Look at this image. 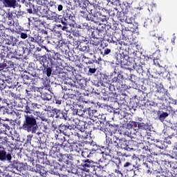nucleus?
Returning <instances> with one entry per match:
<instances>
[{
    "mask_svg": "<svg viewBox=\"0 0 177 177\" xmlns=\"http://www.w3.org/2000/svg\"><path fill=\"white\" fill-rule=\"evenodd\" d=\"M19 118L23 119L22 126L19 128L26 132H31V133H37L38 131V117L35 116L34 114L30 115H21Z\"/></svg>",
    "mask_w": 177,
    "mask_h": 177,
    "instance_id": "obj_1",
    "label": "nucleus"
},
{
    "mask_svg": "<svg viewBox=\"0 0 177 177\" xmlns=\"http://www.w3.org/2000/svg\"><path fill=\"white\" fill-rule=\"evenodd\" d=\"M108 149L110 151H117V149H124L127 151L132 150V148L129 146V141L125 140V138L119 139L117 136H114L113 140L111 139V141L108 143Z\"/></svg>",
    "mask_w": 177,
    "mask_h": 177,
    "instance_id": "obj_2",
    "label": "nucleus"
},
{
    "mask_svg": "<svg viewBox=\"0 0 177 177\" xmlns=\"http://www.w3.org/2000/svg\"><path fill=\"white\" fill-rule=\"evenodd\" d=\"M29 8L26 9V12L29 13V15H38V16L41 17H45L46 14L48 13V0H44V3L41 2V4H38L35 8L34 4L29 3L28 4Z\"/></svg>",
    "mask_w": 177,
    "mask_h": 177,
    "instance_id": "obj_3",
    "label": "nucleus"
},
{
    "mask_svg": "<svg viewBox=\"0 0 177 177\" xmlns=\"http://www.w3.org/2000/svg\"><path fill=\"white\" fill-rule=\"evenodd\" d=\"M121 165H122V162H121V159L118 158L114 160H110L107 164L104 166L107 168V169H110L111 171H113L115 174L117 175H121L123 176L124 175V169H121Z\"/></svg>",
    "mask_w": 177,
    "mask_h": 177,
    "instance_id": "obj_4",
    "label": "nucleus"
},
{
    "mask_svg": "<svg viewBox=\"0 0 177 177\" xmlns=\"http://www.w3.org/2000/svg\"><path fill=\"white\" fill-rule=\"evenodd\" d=\"M81 167L86 172H91V171H96L97 168L100 169H104V166L102 165H97V163L92 160L84 159L81 163Z\"/></svg>",
    "mask_w": 177,
    "mask_h": 177,
    "instance_id": "obj_5",
    "label": "nucleus"
},
{
    "mask_svg": "<svg viewBox=\"0 0 177 177\" xmlns=\"http://www.w3.org/2000/svg\"><path fill=\"white\" fill-rule=\"evenodd\" d=\"M79 6L82 9V10H80V15L82 17H84V19H86L88 21H91L93 20V18H92V15H95V6H91V9L88 8L86 7V4H85V2H81L79 3Z\"/></svg>",
    "mask_w": 177,
    "mask_h": 177,
    "instance_id": "obj_6",
    "label": "nucleus"
},
{
    "mask_svg": "<svg viewBox=\"0 0 177 177\" xmlns=\"http://www.w3.org/2000/svg\"><path fill=\"white\" fill-rule=\"evenodd\" d=\"M115 59L116 60L115 64H120L122 66L124 67V68H127L128 70L132 69V67L129 66L131 62L125 59V54L115 53Z\"/></svg>",
    "mask_w": 177,
    "mask_h": 177,
    "instance_id": "obj_7",
    "label": "nucleus"
},
{
    "mask_svg": "<svg viewBox=\"0 0 177 177\" xmlns=\"http://www.w3.org/2000/svg\"><path fill=\"white\" fill-rule=\"evenodd\" d=\"M85 86H86V80H85V79H80L77 80L75 86H73L71 88V91H73L75 94H72L71 95L75 96L77 95V96H80V95H82V91L85 89Z\"/></svg>",
    "mask_w": 177,
    "mask_h": 177,
    "instance_id": "obj_8",
    "label": "nucleus"
},
{
    "mask_svg": "<svg viewBox=\"0 0 177 177\" xmlns=\"http://www.w3.org/2000/svg\"><path fill=\"white\" fill-rule=\"evenodd\" d=\"M75 20V15L71 10H65L64 11L63 15L61 17L60 23L64 26H67L68 24V21H74Z\"/></svg>",
    "mask_w": 177,
    "mask_h": 177,
    "instance_id": "obj_9",
    "label": "nucleus"
},
{
    "mask_svg": "<svg viewBox=\"0 0 177 177\" xmlns=\"http://www.w3.org/2000/svg\"><path fill=\"white\" fill-rule=\"evenodd\" d=\"M93 129H98V131H102V132H104L105 133L106 137L107 136H111V130L109 131V128L106 127V125L104 124V122L97 120V121H93Z\"/></svg>",
    "mask_w": 177,
    "mask_h": 177,
    "instance_id": "obj_10",
    "label": "nucleus"
},
{
    "mask_svg": "<svg viewBox=\"0 0 177 177\" xmlns=\"http://www.w3.org/2000/svg\"><path fill=\"white\" fill-rule=\"evenodd\" d=\"M94 85L97 86V88H101V89H102V93L104 96H106L107 93H109V91L114 89V86L111 85V84L103 82L102 80L95 82Z\"/></svg>",
    "mask_w": 177,
    "mask_h": 177,
    "instance_id": "obj_11",
    "label": "nucleus"
},
{
    "mask_svg": "<svg viewBox=\"0 0 177 177\" xmlns=\"http://www.w3.org/2000/svg\"><path fill=\"white\" fill-rule=\"evenodd\" d=\"M129 136L131 138L132 142H135L138 145H140L142 142H143V136H142V133L136 131L135 129L130 131V133H129Z\"/></svg>",
    "mask_w": 177,
    "mask_h": 177,
    "instance_id": "obj_12",
    "label": "nucleus"
},
{
    "mask_svg": "<svg viewBox=\"0 0 177 177\" xmlns=\"http://www.w3.org/2000/svg\"><path fill=\"white\" fill-rule=\"evenodd\" d=\"M102 48L99 47V43L95 42L93 40L90 41L88 53L90 55H96L100 53Z\"/></svg>",
    "mask_w": 177,
    "mask_h": 177,
    "instance_id": "obj_13",
    "label": "nucleus"
},
{
    "mask_svg": "<svg viewBox=\"0 0 177 177\" xmlns=\"http://www.w3.org/2000/svg\"><path fill=\"white\" fill-rule=\"evenodd\" d=\"M44 60H46V59L42 58L41 60H39L37 64H41L42 66H40L39 68L37 66V70H41L43 71V73L47 75V77H50L52 75V68L50 66H48L45 65V62Z\"/></svg>",
    "mask_w": 177,
    "mask_h": 177,
    "instance_id": "obj_14",
    "label": "nucleus"
},
{
    "mask_svg": "<svg viewBox=\"0 0 177 177\" xmlns=\"http://www.w3.org/2000/svg\"><path fill=\"white\" fill-rule=\"evenodd\" d=\"M0 55L1 57H8V59L15 57L13 50H9V47L5 46H0Z\"/></svg>",
    "mask_w": 177,
    "mask_h": 177,
    "instance_id": "obj_15",
    "label": "nucleus"
},
{
    "mask_svg": "<svg viewBox=\"0 0 177 177\" xmlns=\"http://www.w3.org/2000/svg\"><path fill=\"white\" fill-rule=\"evenodd\" d=\"M71 125L62 123L58 126V130H57V132L63 133L65 136H70V131H71Z\"/></svg>",
    "mask_w": 177,
    "mask_h": 177,
    "instance_id": "obj_16",
    "label": "nucleus"
},
{
    "mask_svg": "<svg viewBox=\"0 0 177 177\" xmlns=\"http://www.w3.org/2000/svg\"><path fill=\"white\" fill-rule=\"evenodd\" d=\"M69 45L70 42L68 40L63 39L59 41L57 44V48L59 49L61 53L64 54L66 53L68 49H70V48L68 47Z\"/></svg>",
    "mask_w": 177,
    "mask_h": 177,
    "instance_id": "obj_17",
    "label": "nucleus"
},
{
    "mask_svg": "<svg viewBox=\"0 0 177 177\" xmlns=\"http://www.w3.org/2000/svg\"><path fill=\"white\" fill-rule=\"evenodd\" d=\"M56 3V1H55L51 0L49 1L47 0L48 10L53 12H56V10H58V12H62V10H63V5L59 4L57 6Z\"/></svg>",
    "mask_w": 177,
    "mask_h": 177,
    "instance_id": "obj_18",
    "label": "nucleus"
},
{
    "mask_svg": "<svg viewBox=\"0 0 177 177\" xmlns=\"http://www.w3.org/2000/svg\"><path fill=\"white\" fill-rule=\"evenodd\" d=\"M46 17L48 20H53L55 23H60L62 20V15L56 13V11H47Z\"/></svg>",
    "mask_w": 177,
    "mask_h": 177,
    "instance_id": "obj_19",
    "label": "nucleus"
},
{
    "mask_svg": "<svg viewBox=\"0 0 177 177\" xmlns=\"http://www.w3.org/2000/svg\"><path fill=\"white\" fill-rule=\"evenodd\" d=\"M164 135L165 136H167L169 139H172V138H174L177 140V130L174 129L172 127H167L165 129L162 131Z\"/></svg>",
    "mask_w": 177,
    "mask_h": 177,
    "instance_id": "obj_20",
    "label": "nucleus"
},
{
    "mask_svg": "<svg viewBox=\"0 0 177 177\" xmlns=\"http://www.w3.org/2000/svg\"><path fill=\"white\" fill-rule=\"evenodd\" d=\"M46 165H50V167H53L55 169H61L62 171V165L57 161L55 160V158L50 156L49 158H46L44 162Z\"/></svg>",
    "mask_w": 177,
    "mask_h": 177,
    "instance_id": "obj_21",
    "label": "nucleus"
},
{
    "mask_svg": "<svg viewBox=\"0 0 177 177\" xmlns=\"http://www.w3.org/2000/svg\"><path fill=\"white\" fill-rule=\"evenodd\" d=\"M1 122V127H0V131L1 132H4L6 133L7 132H9L10 131V125L12 124V120H9L8 118H6L3 120Z\"/></svg>",
    "mask_w": 177,
    "mask_h": 177,
    "instance_id": "obj_22",
    "label": "nucleus"
},
{
    "mask_svg": "<svg viewBox=\"0 0 177 177\" xmlns=\"http://www.w3.org/2000/svg\"><path fill=\"white\" fill-rule=\"evenodd\" d=\"M0 161L12 162V154L6 152L5 149H0Z\"/></svg>",
    "mask_w": 177,
    "mask_h": 177,
    "instance_id": "obj_23",
    "label": "nucleus"
},
{
    "mask_svg": "<svg viewBox=\"0 0 177 177\" xmlns=\"http://www.w3.org/2000/svg\"><path fill=\"white\" fill-rule=\"evenodd\" d=\"M17 2L24 3L26 0H6L3 3L6 8H13V9H15L18 5Z\"/></svg>",
    "mask_w": 177,
    "mask_h": 177,
    "instance_id": "obj_24",
    "label": "nucleus"
},
{
    "mask_svg": "<svg viewBox=\"0 0 177 177\" xmlns=\"http://www.w3.org/2000/svg\"><path fill=\"white\" fill-rule=\"evenodd\" d=\"M50 156L53 157V158H60L62 156V153H60V147L56 145L55 147H52L51 149L49 152Z\"/></svg>",
    "mask_w": 177,
    "mask_h": 177,
    "instance_id": "obj_25",
    "label": "nucleus"
},
{
    "mask_svg": "<svg viewBox=\"0 0 177 177\" xmlns=\"http://www.w3.org/2000/svg\"><path fill=\"white\" fill-rule=\"evenodd\" d=\"M0 59V71H2L3 68H15V64L13 63V62L3 59V62H1L2 58Z\"/></svg>",
    "mask_w": 177,
    "mask_h": 177,
    "instance_id": "obj_26",
    "label": "nucleus"
},
{
    "mask_svg": "<svg viewBox=\"0 0 177 177\" xmlns=\"http://www.w3.org/2000/svg\"><path fill=\"white\" fill-rule=\"evenodd\" d=\"M12 51L15 52V53L17 56H23V55H24V53H25L24 42L18 41V43L17 44V49H15V50H12Z\"/></svg>",
    "mask_w": 177,
    "mask_h": 177,
    "instance_id": "obj_27",
    "label": "nucleus"
},
{
    "mask_svg": "<svg viewBox=\"0 0 177 177\" xmlns=\"http://www.w3.org/2000/svg\"><path fill=\"white\" fill-rule=\"evenodd\" d=\"M92 132V129H90V131H87L86 130L82 129V131H75L73 135L74 136H77L78 139H87L88 135Z\"/></svg>",
    "mask_w": 177,
    "mask_h": 177,
    "instance_id": "obj_28",
    "label": "nucleus"
},
{
    "mask_svg": "<svg viewBox=\"0 0 177 177\" xmlns=\"http://www.w3.org/2000/svg\"><path fill=\"white\" fill-rule=\"evenodd\" d=\"M97 30L99 31V34H102L103 35H110V30H109V26H106V24H100L97 27Z\"/></svg>",
    "mask_w": 177,
    "mask_h": 177,
    "instance_id": "obj_29",
    "label": "nucleus"
},
{
    "mask_svg": "<svg viewBox=\"0 0 177 177\" xmlns=\"http://www.w3.org/2000/svg\"><path fill=\"white\" fill-rule=\"evenodd\" d=\"M5 42L6 45H11V46H17V44H19V39L13 36H10L8 37V38H6Z\"/></svg>",
    "mask_w": 177,
    "mask_h": 177,
    "instance_id": "obj_30",
    "label": "nucleus"
},
{
    "mask_svg": "<svg viewBox=\"0 0 177 177\" xmlns=\"http://www.w3.org/2000/svg\"><path fill=\"white\" fill-rule=\"evenodd\" d=\"M158 33L156 32V31H151L150 32V38L149 41L151 44H154L156 46L158 45Z\"/></svg>",
    "mask_w": 177,
    "mask_h": 177,
    "instance_id": "obj_31",
    "label": "nucleus"
},
{
    "mask_svg": "<svg viewBox=\"0 0 177 177\" xmlns=\"http://www.w3.org/2000/svg\"><path fill=\"white\" fill-rule=\"evenodd\" d=\"M113 9L115 10L116 13H118V19L121 21V23H124L127 20V15L124 12H118V8L117 7H114Z\"/></svg>",
    "mask_w": 177,
    "mask_h": 177,
    "instance_id": "obj_32",
    "label": "nucleus"
},
{
    "mask_svg": "<svg viewBox=\"0 0 177 177\" xmlns=\"http://www.w3.org/2000/svg\"><path fill=\"white\" fill-rule=\"evenodd\" d=\"M35 172L40 174L41 176H44V175H46L48 170L46 168H45V167H43L41 165H36Z\"/></svg>",
    "mask_w": 177,
    "mask_h": 177,
    "instance_id": "obj_33",
    "label": "nucleus"
},
{
    "mask_svg": "<svg viewBox=\"0 0 177 177\" xmlns=\"http://www.w3.org/2000/svg\"><path fill=\"white\" fill-rule=\"evenodd\" d=\"M82 156L84 157V158H91V157L93 156V153H92L91 149L84 148L82 151Z\"/></svg>",
    "mask_w": 177,
    "mask_h": 177,
    "instance_id": "obj_34",
    "label": "nucleus"
},
{
    "mask_svg": "<svg viewBox=\"0 0 177 177\" xmlns=\"http://www.w3.org/2000/svg\"><path fill=\"white\" fill-rule=\"evenodd\" d=\"M155 148L154 150H156V151L153 152L154 154H156L157 156V154H160V153H161V151H158L157 150H164L165 147L164 145H162L160 141L158 142L157 144H154Z\"/></svg>",
    "mask_w": 177,
    "mask_h": 177,
    "instance_id": "obj_35",
    "label": "nucleus"
},
{
    "mask_svg": "<svg viewBox=\"0 0 177 177\" xmlns=\"http://www.w3.org/2000/svg\"><path fill=\"white\" fill-rule=\"evenodd\" d=\"M80 52H84V53H89V46L86 44H80L78 46Z\"/></svg>",
    "mask_w": 177,
    "mask_h": 177,
    "instance_id": "obj_36",
    "label": "nucleus"
},
{
    "mask_svg": "<svg viewBox=\"0 0 177 177\" xmlns=\"http://www.w3.org/2000/svg\"><path fill=\"white\" fill-rule=\"evenodd\" d=\"M74 114H76V115H79V117H84L85 118V114H88V111H85L84 110L80 109H75L73 110Z\"/></svg>",
    "mask_w": 177,
    "mask_h": 177,
    "instance_id": "obj_37",
    "label": "nucleus"
},
{
    "mask_svg": "<svg viewBox=\"0 0 177 177\" xmlns=\"http://www.w3.org/2000/svg\"><path fill=\"white\" fill-rule=\"evenodd\" d=\"M55 138L57 140H59L61 142V146L64 145V142H66V137L63 136L62 133L58 132L57 134L55 135Z\"/></svg>",
    "mask_w": 177,
    "mask_h": 177,
    "instance_id": "obj_38",
    "label": "nucleus"
},
{
    "mask_svg": "<svg viewBox=\"0 0 177 177\" xmlns=\"http://www.w3.org/2000/svg\"><path fill=\"white\" fill-rule=\"evenodd\" d=\"M132 167H133L132 163H131L130 162H126L123 164V167H121L120 169H124V174L125 171H132Z\"/></svg>",
    "mask_w": 177,
    "mask_h": 177,
    "instance_id": "obj_39",
    "label": "nucleus"
},
{
    "mask_svg": "<svg viewBox=\"0 0 177 177\" xmlns=\"http://www.w3.org/2000/svg\"><path fill=\"white\" fill-rule=\"evenodd\" d=\"M0 145H9V141L8 140V136H6V133H5L3 136L0 134Z\"/></svg>",
    "mask_w": 177,
    "mask_h": 177,
    "instance_id": "obj_40",
    "label": "nucleus"
},
{
    "mask_svg": "<svg viewBox=\"0 0 177 177\" xmlns=\"http://www.w3.org/2000/svg\"><path fill=\"white\" fill-rule=\"evenodd\" d=\"M57 113L56 118H60L64 120H67V113L62 111L61 110L55 111Z\"/></svg>",
    "mask_w": 177,
    "mask_h": 177,
    "instance_id": "obj_41",
    "label": "nucleus"
},
{
    "mask_svg": "<svg viewBox=\"0 0 177 177\" xmlns=\"http://www.w3.org/2000/svg\"><path fill=\"white\" fill-rule=\"evenodd\" d=\"M124 80V75L122 74L119 73L117 77H114L112 79L113 82H115L116 84H121L122 82V80Z\"/></svg>",
    "mask_w": 177,
    "mask_h": 177,
    "instance_id": "obj_42",
    "label": "nucleus"
},
{
    "mask_svg": "<svg viewBox=\"0 0 177 177\" xmlns=\"http://www.w3.org/2000/svg\"><path fill=\"white\" fill-rule=\"evenodd\" d=\"M123 35L124 37H125V38H127L128 39H131L133 35V31L131 30L125 29L123 32Z\"/></svg>",
    "mask_w": 177,
    "mask_h": 177,
    "instance_id": "obj_43",
    "label": "nucleus"
},
{
    "mask_svg": "<svg viewBox=\"0 0 177 177\" xmlns=\"http://www.w3.org/2000/svg\"><path fill=\"white\" fill-rule=\"evenodd\" d=\"M13 34V30L10 28H6L3 30L2 37H12V35Z\"/></svg>",
    "mask_w": 177,
    "mask_h": 177,
    "instance_id": "obj_44",
    "label": "nucleus"
},
{
    "mask_svg": "<svg viewBox=\"0 0 177 177\" xmlns=\"http://www.w3.org/2000/svg\"><path fill=\"white\" fill-rule=\"evenodd\" d=\"M111 53V49L106 47H103L101 48L100 55L102 56H107V55H110Z\"/></svg>",
    "mask_w": 177,
    "mask_h": 177,
    "instance_id": "obj_45",
    "label": "nucleus"
},
{
    "mask_svg": "<svg viewBox=\"0 0 177 177\" xmlns=\"http://www.w3.org/2000/svg\"><path fill=\"white\" fill-rule=\"evenodd\" d=\"M138 129H149V124L145 122H137Z\"/></svg>",
    "mask_w": 177,
    "mask_h": 177,
    "instance_id": "obj_46",
    "label": "nucleus"
},
{
    "mask_svg": "<svg viewBox=\"0 0 177 177\" xmlns=\"http://www.w3.org/2000/svg\"><path fill=\"white\" fill-rule=\"evenodd\" d=\"M28 44L30 46V49H34V48H35V46L34 44H31V43H34L36 44L35 41V37H29L27 39H26Z\"/></svg>",
    "mask_w": 177,
    "mask_h": 177,
    "instance_id": "obj_47",
    "label": "nucleus"
},
{
    "mask_svg": "<svg viewBox=\"0 0 177 177\" xmlns=\"http://www.w3.org/2000/svg\"><path fill=\"white\" fill-rule=\"evenodd\" d=\"M108 97L109 98V100H115V99H117V93L113 92V88H111V91H109V93H107Z\"/></svg>",
    "mask_w": 177,
    "mask_h": 177,
    "instance_id": "obj_48",
    "label": "nucleus"
},
{
    "mask_svg": "<svg viewBox=\"0 0 177 177\" xmlns=\"http://www.w3.org/2000/svg\"><path fill=\"white\" fill-rule=\"evenodd\" d=\"M68 154L61 153V156L60 158H59L58 161H59L60 162H62V161H64L65 162H66L67 165H68Z\"/></svg>",
    "mask_w": 177,
    "mask_h": 177,
    "instance_id": "obj_49",
    "label": "nucleus"
},
{
    "mask_svg": "<svg viewBox=\"0 0 177 177\" xmlns=\"http://www.w3.org/2000/svg\"><path fill=\"white\" fill-rule=\"evenodd\" d=\"M41 97L43 100H50L52 99V95L49 93L44 92L41 93Z\"/></svg>",
    "mask_w": 177,
    "mask_h": 177,
    "instance_id": "obj_50",
    "label": "nucleus"
},
{
    "mask_svg": "<svg viewBox=\"0 0 177 177\" xmlns=\"http://www.w3.org/2000/svg\"><path fill=\"white\" fill-rule=\"evenodd\" d=\"M28 74L29 75H31V77H38V73H37V70L34 68H29V70H28Z\"/></svg>",
    "mask_w": 177,
    "mask_h": 177,
    "instance_id": "obj_51",
    "label": "nucleus"
},
{
    "mask_svg": "<svg viewBox=\"0 0 177 177\" xmlns=\"http://www.w3.org/2000/svg\"><path fill=\"white\" fill-rule=\"evenodd\" d=\"M87 113L89 117H97V110H93L92 108H88Z\"/></svg>",
    "mask_w": 177,
    "mask_h": 177,
    "instance_id": "obj_52",
    "label": "nucleus"
},
{
    "mask_svg": "<svg viewBox=\"0 0 177 177\" xmlns=\"http://www.w3.org/2000/svg\"><path fill=\"white\" fill-rule=\"evenodd\" d=\"M133 127H135V128L138 127V122L130 121L127 124V129H131V131L133 129Z\"/></svg>",
    "mask_w": 177,
    "mask_h": 177,
    "instance_id": "obj_53",
    "label": "nucleus"
},
{
    "mask_svg": "<svg viewBox=\"0 0 177 177\" xmlns=\"http://www.w3.org/2000/svg\"><path fill=\"white\" fill-rule=\"evenodd\" d=\"M169 115V113L168 112H162L159 116L158 120L161 121V122H163V121Z\"/></svg>",
    "mask_w": 177,
    "mask_h": 177,
    "instance_id": "obj_54",
    "label": "nucleus"
},
{
    "mask_svg": "<svg viewBox=\"0 0 177 177\" xmlns=\"http://www.w3.org/2000/svg\"><path fill=\"white\" fill-rule=\"evenodd\" d=\"M35 42L37 44H43L44 43V37L38 35L35 36Z\"/></svg>",
    "mask_w": 177,
    "mask_h": 177,
    "instance_id": "obj_55",
    "label": "nucleus"
},
{
    "mask_svg": "<svg viewBox=\"0 0 177 177\" xmlns=\"http://www.w3.org/2000/svg\"><path fill=\"white\" fill-rule=\"evenodd\" d=\"M31 115L32 113H31V109H30V106H28V104H26L25 106V111H24L23 114L21 115Z\"/></svg>",
    "mask_w": 177,
    "mask_h": 177,
    "instance_id": "obj_56",
    "label": "nucleus"
},
{
    "mask_svg": "<svg viewBox=\"0 0 177 177\" xmlns=\"http://www.w3.org/2000/svg\"><path fill=\"white\" fill-rule=\"evenodd\" d=\"M16 32L17 34H19L20 38H21L22 39H26L28 37L27 32H23L20 30H17Z\"/></svg>",
    "mask_w": 177,
    "mask_h": 177,
    "instance_id": "obj_57",
    "label": "nucleus"
},
{
    "mask_svg": "<svg viewBox=\"0 0 177 177\" xmlns=\"http://www.w3.org/2000/svg\"><path fill=\"white\" fill-rule=\"evenodd\" d=\"M106 128H108V131H111V136H113V131H115V127L117 125L115 124H109V125H105Z\"/></svg>",
    "mask_w": 177,
    "mask_h": 177,
    "instance_id": "obj_58",
    "label": "nucleus"
},
{
    "mask_svg": "<svg viewBox=\"0 0 177 177\" xmlns=\"http://www.w3.org/2000/svg\"><path fill=\"white\" fill-rule=\"evenodd\" d=\"M19 165H20V162L17 160H13L11 167L14 168V169H17V171H19Z\"/></svg>",
    "mask_w": 177,
    "mask_h": 177,
    "instance_id": "obj_59",
    "label": "nucleus"
},
{
    "mask_svg": "<svg viewBox=\"0 0 177 177\" xmlns=\"http://www.w3.org/2000/svg\"><path fill=\"white\" fill-rule=\"evenodd\" d=\"M156 92L158 93H161L162 92V91H164V86H162V84H156Z\"/></svg>",
    "mask_w": 177,
    "mask_h": 177,
    "instance_id": "obj_60",
    "label": "nucleus"
},
{
    "mask_svg": "<svg viewBox=\"0 0 177 177\" xmlns=\"http://www.w3.org/2000/svg\"><path fill=\"white\" fill-rule=\"evenodd\" d=\"M118 24L115 21L113 24V25L109 26V28L113 30L114 31L118 30L120 28L118 27Z\"/></svg>",
    "mask_w": 177,
    "mask_h": 177,
    "instance_id": "obj_61",
    "label": "nucleus"
},
{
    "mask_svg": "<svg viewBox=\"0 0 177 177\" xmlns=\"http://www.w3.org/2000/svg\"><path fill=\"white\" fill-rule=\"evenodd\" d=\"M93 121L95 120H92V121H88L87 123V125L86 126V129H93Z\"/></svg>",
    "mask_w": 177,
    "mask_h": 177,
    "instance_id": "obj_62",
    "label": "nucleus"
},
{
    "mask_svg": "<svg viewBox=\"0 0 177 177\" xmlns=\"http://www.w3.org/2000/svg\"><path fill=\"white\" fill-rule=\"evenodd\" d=\"M98 15L100 16V19L101 21H107V20H109V17L106 15H102L100 12H98Z\"/></svg>",
    "mask_w": 177,
    "mask_h": 177,
    "instance_id": "obj_63",
    "label": "nucleus"
},
{
    "mask_svg": "<svg viewBox=\"0 0 177 177\" xmlns=\"http://www.w3.org/2000/svg\"><path fill=\"white\" fill-rule=\"evenodd\" d=\"M171 158L177 160V149H174L171 152Z\"/></svg>",
    "mask_w": 177,
    "mask_h": 177,
    "instance_id": "obj_64",
    "label": "nucleus"
}]
</instances>
